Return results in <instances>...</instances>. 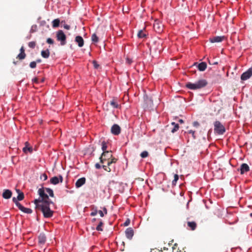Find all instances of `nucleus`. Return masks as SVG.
<instances>
[{
  "instance_id": "2f4dec72",
  "label": "nucleus",
  "mask_w": 252,
  "mask_h": 252,
  "mask_svg": "<svg viewBox=\"0 0 252 252\" xmlns=\"http://www.w3.org/2000/svg\"><path fill=\"white\" fill-rule=\"evenodd\" d=\"M92 40L94 42H97L98 41V38L96 34L94 33L92 36Z\"/></svg>"
},
{
  "instance_id": "1a4fd4ad",
  "label": "nucleus",
  "mask_w": 252,
  "mask_h": 252,
  "mask_svg": "<svg viewBox=\"0 0 252 252\" xmlns=\"http://www.w3.org/2000/svg\"><path fill=\"white\" fill-rule=\"evenodd\" d=\"M252 75V68H249L247 71L244 72L241 76L242 80H246L249 79Z\"/></svg>"
},
{
  "instance_id": "9b49d317",
  "label": "nucleus",
  "mask_w": 252,
  "mask_h": 252,
  "mask_svg": "<svg viewBox=\"0 0 252 252\" xmlns=\"http://www.w3.org/2000/svg\"><path fill=\"white\" fill-rule=\"evenodd\" d=\"M63 181V177L62 175H60L59 177L57 176L53 177L50 179V183L53 185H57L59 182L62 183Z\"/></svg>"
},
{
  "instance_id": "ddd939ff",
  "label": "nucleus",
  "mask_w": 252,
  "mask_h": 252,
  "mask_svg": "<svg viewBox=\"0 0 252 252\" xmlns=\"http://www.w3.org/2000/svg\"><path fill=\"white\" fill-rule=\"evenodd\" d=\"M225 39L224 36H214L210 38V41L212 43L220 42Z\"/></svg>"
},
{
  "instance_id": "ea45409f",
  "label": "nucleus",
  "mask_w": 252,
  "mask_h": 252,
  "mask_svg": "<svg viewBox=\"0 0 252 252\" xmlns=\"http://www.w3.org/2000/svg\"><path fill=\"white\" fill-rule=\"evenodd\" d=\"M130 223V220L127 219L124 223L125 226H128Z\"/></svg>"
},
{
  "instance_id": "de8ad7c7",
  "label": "nucleus",
  "mask_w": 252,
  "mask_h": 252,
  "mask_svg": "<svg viewBox=\"0 0 252 252\" xmlns=\"http://www.w3.org/2000/svg\"><path fill=\"white\" fill-rule=\"evenodd\" d=\"M20 53H25V49L23 46H22L20 48Z\"/></svg>"
},
{
  "instance_id": "c756f323",
  "label": "nucleus",
  "mask_w": 252,
  "mask_h": 252,
  "mask_svg": "<svg viewBox=\"0 0 252 252\" xmlns=\"http://www.w3.org/2000/svg\"><path fill=\"white\" fill-rule=\"evenodd\" d=\"M178 180H179L178 175L177 174H175L174 176V180L172 181V185L175 186L176 185V183Z\"/></svg>"
},
{
  "instance_id": "f8f14e48",
  "label": "nucleus",
  "mask_w": 252,
  "mask_h": 252,
  "mask_svg": "<svg viewBox=\"0 0 252 252\" xmlns=\"http://www.w3.org/2000/svg\"><path fill=\"white\" fill-rule=\"evenodd\" d=\"M238 170H240L241 174H243L244 173L250 170V167L247 163H242L240 166V169H238Z\"/></svg>"
},
{
  "instance_id": "aec40b11",
  "label": "nucleus",
  "mask_w": 252,
  "mask_h": 252,
  "mask_svg": "<svg viewBox=\"0 0 252 252\" xmlns=\"http://www.w3.org/2000/svg\"><path fill=\"white\" fill-rule=\"evenodd\" d=\"M197 67L199 71H203L207 68V64L205 62H202L198 64Z\"/></svg>"
},
{
  "instance_id": "864d4df0",
  "label": "nucleus",
  "mask_w": 252,
  "mask_h": 252,
  "mask_svg": "<svg viewBox=\"0 0 252 252\" xmlns=\"http://www.w3.org/2000/svg\"><path fill=\"white\" fill-rule=\"evenodd\" d=\"M179 122L180 123H181V124H182V123H184V121H183L182 119H180V120H179Z\"/></svg>"
},
{
  "instance_id": "b1692460",
  "label": "nucleus",
  "mask_w": 252,
  "mask_h": 252,
  "mask_svg": "<svg viewBox=\"0 0 252 252\" xmlns=\"http://www.w3.org/2000/svg\"><path fill=\"white\" fill-rule=\"evenodd\" d=\"M171 125L173 126V128L171 129V131L172 133H174L175 132L177 131L179 129V125L178 124H176L174 122H172L171 123Z\"/></svg>"
},
{
  "instance_id": "7ed1b4c3",
  "label": "nucleus",
  "mask_w": 252,
  "mask_h": 252,
  "mask_svg": "<svg viewBox=\"0 0 252 252\" xmlns=\"http://www.w3.org/2000/svg\"><path fill=\"white\" fill-rule=\"evenodd\" d=\"M208 84V82L205 79H200L197 82L192 83L188 82L186 84V87L190 90L200 89L205 87Z\"/></svg>"
},
{
  "instance_id": "5fc2aeb1",
  "label": "nucleus",
  "mask_w": 252,
  "mask_h": 252,
  "mask_svg": "<svg viewBox=\"0 0 252 252\" xmlns=\"http://www.w3.org/2000/svg\"><path fill=\"white\" fill-rule=\"evenodd\" d=\"M17 192L19 194L20 192H22L19 189H16Z\"/></svg>"
},
{
  "instance_id": "72a5a7b5",
  "label": "nucleus",
  "mask_w": 252,
  "mask_h": 252,
  "mask_svg": "<svg viewBox=\"0 0 252 252\" xmlns=\"http://www.w3.org/2000/svg\"><path fill=\"white\" fill-rule=\"evenodd\" d=\"M36 42L35 41L30 42L28 44L29 47L31 48H34L35 47Z\"/></svg>"
},
{
  "instance_id": "09e8293b",
  "label": "nucleus",
  "mask_w": 252,
  "mask_h": 252,
  "mask_svg": "<svg viewBox=\"0 0 252 252\" xmlns=\"http://www.w3.org/2000/svg\"><path fill=\"white\" fill-rule=\"evenodd\" d=\"M43 178H44V180H46L47 179V176L46 174H43L42 175Z\"/></svg>"
},
{
  "instance_id": "423d86ee",
  "label": "nucleus",
  "mask_w": 252,
  "mask_h": 252,
  "mask_svg": "<svg viewBox=\"0 0 252 252\" xmlns=\"http://www.w3.org/2000/svg\"><path fill=\"white\" fill-rule=\"evenodd\" d=\"M57 40L61 42V45L63 46L66 44V35L63 31L59 30L56 33Z\"/></svg>"
},
{
  "instance_id": "393cba45",
  "label": "nucleus",
  "mask_w": 252,
  "mask_h": 252,
  "mask_svg": "<svg viewBox=\"0 0 252 252\" xmlns=\"http://www.w3.org/2000/svg\"><path fill=\"white\" fill-rule=\"evenodd\" d=\"M60 21L59 19H54L52 21V27L53 28H57L59 26Z\"/></svg>"
},
{
  "instance_id": "37998d69",
  "label": "nucleus",
  "mask_w": 252,
  "mask_h": 252,
  "mask_svg": "<svg viewBox=\"0 0 252 252\" xmlns=\"http://www.w3.org/2000/svg\"><path fill=\"white\" fill-rule=\"evenodd\" d=\"M63 27L64 29H66V30H69L70 27V26L68 25H66V24H64L63 25Z\"/></svg>"
},
{
  "instance_id": "a18cd8bd",
  "label": "nucleus",
  "mask_w": 252,
  "mask_h": 252,
  "mask_svg": "<svg viewBox=\"0 0 252 252\" xmlns=\"http://www.w3.org/2000/svg\"><path fill=\"white\" fill-rule=\"evenodd\" d=\"M189 133H191L192 135V136L194 138H195V136H194V131L192 130H190L189 131Z\"/></svg>"
},
{
  "instance_id": "58836bf2",
  "label": "nucleus",
  "mask_w": 252,
  "mask_h": 252,
  "mask_svg": "<svg viewBox=\"0 0 252 252\" xmlns=\"http://www.w3.org/2000/svg\"><path fill=\"white\" fill-rule=\"evenodd\" d=\"M97 213V211L96 210H95L91 213V216H94L96 215Z\"/></svg>"
},
{
  "instance_id": "bb28decb",
  "label": "nucleus",
  "mask_w": 252,
  "mask_h": 252,
  "mask_svg": "<svg viewBox=\"0 0 252 252\" xmlns=\"http://www.w3.org/2000/svg\"><path fill=\"white\" fill-rule=\"evenodd\" d=\"M24 198V194L23 193V192H20L18 196H17V197L16 198V199L17 200V201H21L22 200H23Z\"/></svg>"
},
{
  "instance_id": "4468645a",
  "label": "nucleus",
  "mask_w": 252,
  "mask_h": 252,
  "mask_svg": "<svg viewBox=\"0 0 252 252\" xmlns=\"http://www.w3.org/2000/svg\"><path fill=\"white\" fill-rule=\"evenodd\" d=\"M38 244L40 245H44L46 241V237L44 233H40L38 237Z\"/></svg>"
},
{
  "instance_id": "412c9836",
  "label": "nucleus",
  "mask_w": 252,
  "mask_h": 252,
  "mask_svg": "<svg viewBox=\"0 0 252 252\" xmlns=\"http://www.w3.org/2000/svg\"><path fill=\"white\" fill-rule=\"evenodd\" d=\"M110 104L111 106L115 108H120V105L118 104L117 100L115 98L110 101Z\"/></svg>"
},
{
  "instance_id": "c85d7f7f",
  "label": "nucleus",
  "mask_w": 252,
  "mask_h": 252,
  "mask_svg": "<svg viewBox=\"0 0 252 252\" xmlns=\"http://www.w3.org/2000/svg\"><path fill=\"white\" fill-rule=\"evenodd\" d=\"M26 56V55L25 53H20L18 55L17 58L20 60H22L25 58Z\"/></svg>"
},
{
  "instance_id": "e433bc0d",
  "label": "nucleus",
  "mask_w": 252,
  "mask_h": 252,
  "mask_svg": "<svg viewBox=\"0 0 252 252\" xmlns=\"http://www.w3.org/2000/svg\"><path fill=\"white\" fill-rule=\"evenodd\" d=\"M46 42L48 44H53L54 43V40L51 38H47Z\"/></svg>"
},
{
  "instance_id": "dca6fc26",
  "label": "nucleus",
  "mask_w": 252,
  "mask_h": 252,
  "mask_svg": "<svg viewBox=\"0 0 252 252\" xmlns=\"http://www.w3.org/2000/svg\"><path fill=\"white\" fill-rule=\"evenodd\" d=\"M12 194V191L8 189H4L2 196L4 199H9L11 197Z\"/></svg>"
},
{
  "instance_id": "c03bdc74",
  "label": "nucleus",
  "mask_w": 252,
  "mask_h": 252,
  "mask_svg": "<svg viewBox=\"0 0 252 252\" xmlns=\"http://www.w3.org/2000/svg\"><path fill=\"white\" fill-rule=\"evenodd\" d=\"M95 167L96 169H100L101 168V166L98 163L95 164Z\"/></svg>"
},
{
  "instance_id": "0eeeda50",
  "label": "nucleus",
  "mask_w": 252,
  "mask_h": 252,
  "mask_svg": "<svg viewBox=\"0 0 252 252\" xmlns=\"http://www.w3.org/2000/svg\"><path fill=\"white\" fill-rule=\"evenodd\" d=\"M154 30L158 33H161L163 30V26L158 20H156L153 24Z\"/></svg>"
},
{
  "instance_id": "603ef678",
  "label": "nucleus",
  "mask_w": 252,
  "mask_h": 252,
  "mask_svg": "<svg viewBox=\"0 0 252 252\" xmlns=\"http://www.w3.org/2000/svg\"><path fill=\"white\" fill-rule=\"evenodd\" d=\"M35 62H36V63H41V60L40 59H37L36 60V61H35Z\"/></svg>"
},
{
  "instance_id": "2eb2a0df",
  "label": "nucleus",
  "mask_w": 252,
  "mask_h": 252,
  "mask_svg": "<svg viewBox=\"0 0 252 252\" xmlns=\"http://www.w3.org/2000/svg\"><path fill=\"white\" fill-rule=\"evenodd\" d=\"M126 236L128 239H131L133 234V230L131 227L127 228L125 231Z\"/></svg>"
},
{
  "instance_id": "49530a36",
  "label": "nucleus",
  "mask_w": 252,
  "mask_h": 252,
  "mask_svg": "<svg viewBox=\"0 0 252 252\" xmlns=\"http://www.w3.org/2000/svg\"><path fill=\"white\" fill-rule=\"evenodd\" d=\"M126 63L130 64L131 63H132V60L131 59H126Z\"/></svg>"
},
{
  "instance_id": "a878e982",
  "label": "nucleus",
  "mask_w": 252,
  "mask_h": 252,
  "mask_svg": "<svg viewBox=\"0 0 252 252\" xmlns=\"http://www.w3.org/2000/svg\"><path fill=\"white\" fill-rule=\"evenodd\" d=\"M137 35H138V37L139 38H146V32L142 31V30H140L139 32H138V33L137 34Z\"/></svg>"
},
{
  "instance_id": "7c9ffc66",
  "label": "nucleus",
  "mask_w": 252,
  "mask_h": 252,
  "mask_svg": "<svg viewBox=\"0 0 252 252\" xmlns=\"http://www.w3.org/2000/svg\"><path fill=\"white\" fill-rule=\"evenodd\" d=\"M101 146H102L101 149H102V150L103 151V152H104L105 151H108L107 150V144L105 141H103L102 142Z\"/></svg>"
},
{
  "instance_id": "f257e3e1",
  "label": "nucleus",
  "mask_w": 252,
  "mask_h": 252,
  "mask_svg": "<svg viewBox=\"0 0 252 252\" xmlns=\"http://www.w3.org/2000/svg\"><path fill=\"white\" fill-rule=\"evenodd\" d=\"M45 191L49 194L50 196L54 197L53 190L52 189L47 188H40L38 190L40 197L35 199L34 203L35 205L36 211H41L44 218H49L53 216L54 213V211L50 208V204L54 205V203L50 200L49 196L45 193Z\"/></svg>"
},
{
  "instance_id": "8fccbe9b",
  "label": "nucleus",
  "mask_w": 252,
  "mask_h": 252,
  "mask_svg": "<svg viewBox=\"0 0 252 252\" xmlns=\"http://www.w3.org/2000/svg\"><path fill=\"white\" fill-rule=\"evenodd\" d=\"M209 63L210 64H218V62H216L211 63L210 61H209Z\"/></svg>"
},
{
  "instance_id": "9d476101",
  "label": "nucleus",
  "mask_w": 252,
  "mask_h": 252,
  "mask_svg": "<svg viewBox=\"0 0 252 252\" xmlns=\"http://www.w3.org/2000/svg\"><path fill=\"white\" fill-rule=\"evenodd\" d=\"M111 131L113 134L118 135L121 132V127L117 124H114L111 127Z\"/></svg>"
},
{
  "instance_id": "f03ea898",
  "label": "nucleus",
  "mask_w": 252,
  "mask_h": 252,
  "mask_svg": "<svg viewBox=\"0 0 252 252\" xmlns=\"http://www.w3.org/2000/svg\"><path fill=\"white\" fill-rule=\"evenodd\" d=\"M99 160L102 164L104 163L105 161L107 162V165H103L102 168L106 171L110 172L112 170L111 166L113 163H115L118 159L113 156L112 151H110L103 152L99 158Z\"/></svg>"
},
{
  "instance_id": "f704fd0d",
  "label": "nucleus",
  "mask_w": 252,
  "mask_h": 252,
  "mask_svg": "<svg viewBox=\"0 0 252 252\" xmlns=\"http://www.w3.org/2000/svg\"><path fill=\"white\" fill-rule=\"evenodd\" d=\"M30 66L32 68H34L36 66V62L33 61L30 63Z\"/></svg>"
},
{
  "instance_id": "6e6552de",
  "label": "nucleus",
  "mask_w": 252,
  "mask_h": 252,
  "mask_svg": "<svg viewBox=\"0 0 252 252\" xmlns=\"http://www.w3.org/2000/svg\"><path fill=\"white\" fill-rule=\"evenodd\" d=\"M144 107L150 108L153 105V100L151 97H148L147 95L144 96Z\"/></svg>"
},
{
  "instance_id": "c9c22d12",
  "label": "nucleus",
  "mask_w": 252,
  "mask_h": 252,
  "mask_svg": "<svg viewBox=\"0 0 252 252\" xmlns=\"http://www.w3.org/2000/svg\"><path fill=\"white\" fill-rule=\"evenodd\" d=\"M93 64L94 65V67L95 69L98 68L99 65L98 64L97 62L95 61H93Z\"/></svg>"
},
{
  "instance_id": "5701e85b",
  "label": "nucleus",
  "mask_w": 252,
  "mask_h": 252,
  "mask_svg": "<svg viewBox=\"0 0 252 252\" xmlns=\"http://www.w3.org/2000/svg\"><path fill=\"white\" fill-rule=\"evenodd\" d=\"M42 57L44 58H48L50 55V52L48 49L46 50H42L41 52Z\"/></svg>"
},
{
  "instance_id": "473e14b6",
  "label": "nucleus",
  "mask_w": 252,
  "mask_h": 252,
  "mask_svg": "<svg viewBox=\"0 0 252 252\" xmlns=\"http://www.w3.org/2000/svg\"><path fill=\"white\" fill-rule=\"evenodd\" d=\"M148 156H149V153L146 151H144L142 152L140 154V156L142 158H147V157H148Z\"/></svg>"
},
{
  "instance_id": "20e7f679",
  "label": "nucleus",
  "mask_w": 252,
  "mask_h": 252,
  "mask_svg": "<svg viewBox=\"0 0 252 252\" xmlns=\"http://www.w3.org/2000/svg\"><path fill=\"white\" fill-rule=\"evenodd\" d=\"M214 131L218 134H223L225 131L224 126L219 121H216L214 123Z\"/></svg>"
},
{
  "instance_id": "4c0bfd02",
  "label": "nucleus",
  "mask_w": 252,
  "mask_h": 252,
  "mask_svg": "<svg viewBox=\"0 0 252 252\" xmlns=\"http://www.w3.org/2000/svg\"><path fill=\"white\" fill-rule=\"evenodd\" d=\"M32 82L35 84H38L39 83L38 79L37 77L33 78L32 80Z\"/></svg>"
},
{
  "instance_id": "a211bd4d",
  "label": "nucleus",
  "mask_w": 252,
  "mask_h": 252,
  "mask_svg": "<svg viewBox=\"0 0 252 252\" xmlns=\"http://www.w3.org/2000/svg\"><path fill=\"white\" fill-rule=\"evenodd\" d=\"M86 182V179L84 177L81 178L77 180L75 183V186L76 188H78L81 187L84 184H85Z\"/></svg>"
},
{
  "instance_id": "cd10ccee",
  "label": "nucleus",
  "mask_w": 252,
  "mask_h": 252,
  "mask_svg": "<svg viewBox=\"0 0 252 252\" xmlns=\"http://www.w3.org/2000/svg\"><path fill=\"white\" fill-rule=\"evenodd\" d=\"M103 225V222L101 220H100L99 224L96 227V229L97 231H103V228H102Z\"/></svg>"
},
{
  "instance_id": "6ab92c4d",
  "label": "nucleus",
  "mask_w": 252,
  "mask_h": 252,
  "mask_svg": "<svg viewBox=\"0 0 252 252\" xmlns=\"http://www.w3.org/2000/svg\"><path fill=\"white\" fill-rule=\"evenodd\" d=\"M75 40L78 43L79 47H81L84 45V39L81 36H77Z\"/></svg>"
},
{
  "instance_id": "3c124183",
  "label": "nucleus",
  "mask_w": 252,
  "mask_h": 252,
  "mask_svg": "<svg viewBox=\"0 0 252 252\" xmlns=\"http://www.w3.org/2000/svg\"><path fill=\"white\" fill-rule=\"evenodd\" d=\"M103 211H104V213H105V214H107V209H106V208H105V207H104V208H103Z\"/></svg>"
},
{
  "instance_id": "79ce46f5",
  "label": "nucleus",
  "mask_w": 252,
  "mask_h": 252,
  "mask_svg": "<svg viewBox=\"0 0 252 252\" xmlns=\"http://www.w3.org/2000/svg\"><path fill=\"white\" fill-rule=\"evenodd\" d=\"M97 213H99V214L100 215V217H104L103 212L101 210H99V211H97Z\"/></svg>"
},
{
  "instance_id": "39448f33",
  "label": "nucleus",
  "mask_w": 252,
  "mask_h": 252,
  "mask_svg": "<svg viewBox=\"0 0 252 252\" xmlns=\"http://www.w3.org/2000/svg\"><path fill=\"white\" fill-rule=\"evenodd\" d=\"M12 201L15 204L16 206L23 212L27 214L32 213V211L31 209L26 208L22 206L18 201H17L15 197H13Z\"/></svg>"
},
{
  "instance_id": "f3484780",
  "label": "nucleus",
  "mask_w": 252,
  "mask_h": 252,
  "mask_svg": "<svg viewBox=\"0 0 252 252\" xmlns=\"http://www.w3.org/2000/svg\"><path fill=\"white\" fill-rule=\"evenodd\" d=\"M187 224V228L191 230H194L197 227V224L195 221H188Z\"/></svg>"
},
{
  "instance_id": "4be33fe9",
  "label": "nucleus",
  "mask_w": 252,
  "mask_h": 252,
  "mask_svg": "<svg viewBox=\"0 0 252 252\" xmlns=\"http://www.w3.org/2000/svg\"><path fill=\"white\" fill-rule=\"evenodd\" d=\"M26 146L23 148V151L25 153H27L28 152H30V153H32V148L31 147H28L27 145L28 144V143L26 142L25 143Z\"/></svg>"
},
{
  "instance_id": "a19ab883",
  "label": "nucleus",
  "mask_w": 252,
  "mask_h": 252,
  "mask_svg": "<svg viewBox=\"0 0 252 252\" xmlns=\"http://www.w3.org/2000/svg\"><path fill=\"white\" fill-rule=\"evenodd\" d=\"M193 126H194L197 127L199 126V124L198 122L195 121L193 123Z\"/></svg>"
}]
</instances>
